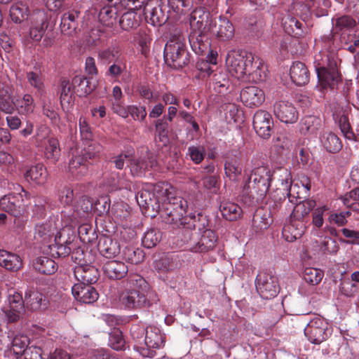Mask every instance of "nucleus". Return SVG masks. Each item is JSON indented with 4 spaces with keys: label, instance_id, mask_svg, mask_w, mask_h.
I'll list each match as a JSON object with an SVG mask.
<instances>
[{
    "label": "nucleus",
    "instance_id": "21",
    "mask_svg": "<svg viewBox=\"0 0 359 359\" xmlns=\"http://www.w3.org/2000/svg\"><path fill=\"white\" fill-rule=\"evenodd\" d=\"M160 186L157 185L154 188L155 192H151L150 191L142 189L137 192L136 195V200L140 208L145 209L146 210H155L156 208H160V203H161L162 193L159 194Z\"/></svg>",
    "mask_w": 359,
    "mask_h": 359
},
{
    "label": "nucleus",
    "instance_id": "46",
    "mask_svg": "<svg viewBox=\"0 0 359 359\" xmlns=\"http://www.w3.org/2000/svg\"><path fill=\"white\" fill-rule=\"evenodd\" d=\"M34 267L41 273L51 275L57 271L58 266L53 259L48 257L41 256L35 259Z\"/></svg>",
    "mask_w": 359,
    "mask_h": 359
},
{
    "label": "nucleus",
    "instance_id": "36",
    "mask_svg": "<svg viewBox=\"0 0 359 359\" xmlns=\"http://www.w3.org/2000/svg\"><path fill=\"white\" fill-rule=\"evenodd\" d=\"M290 75L291 80L297 86H304L309 81V72L302 62H293L290 69Z\"/></svg>",
    "mask_w": 359,
    "mask_h": 359
},
{
    "label": "nucleus",
    "instance_id": "35",
    "mask_svg": "<svg viewBox=\"0 0 359 359\" xmlns=\"http://www.w3.org/2000/svg\"><path fill=\"white\" fill-rule=\"evenodd\" d=\"M216 233L211 229H205L199 238L197 237V246L195 247L194 252H205L213 250L217 241Z\"/></svg>",
    "mask_w": 359,
    "mask_h": 359
},
{
    "label": "nucleus",
    "instance_id": "17",
    "mask_svg": "<svg viewBox=\"0 0 359 359\" xmlns=\"http://www.w3.org/2000/svg\"><path fill=\"white\" fill-rule=\"evenodd\" d=\"M191 32H209L212 27L210 14L203 7H196L190 15Z\"/></svg>",
    "mask_w": 359,
    "mask_h": 359
},
{
    "label": "nucleus",
    "instance_id": "41",
    "mask_svg": "<svg viewBox=\"0 0 359 359\" xmlns=\"http://www.w3.org/2000/svg\"><path fill=\"white\" fill-rule=\"evenodd\" d=\"M88 162L85 157L81 156L79 153L73 154L69 163V171L72 175L81 177L88 172Z\"/></svg>",
    "mask_w": 359,
    "mask_h": 359
},
{
    "label": "nucleus",
    "instance_id": "51",
    "mask_svg": "<svg viewBox=\"0 0 359 359\" xmlns=\"http://www.w3.org/2000/svg\"><path fill=\"white\" fill-rule=\"evenodd\" d=\"M65 226L59 231H56L53 236L54 243L53 245H72L74 236L72 228L76 226H67L63 222ZM48 245H50L48 243Z\"/></svg>",
    "mask_w": 359,
    "mask_h": 359
},
{
    "label": "nucleus",
    "instance_id": "13",
    "mask_svg": "<svg viewBox=\"0 0 359 359\" xmlns=\"http://www.w3.org/2000/svg\"><path fill=\"white\" fill-rule=\"evenodd\" d=\"M160 0H148L144 6V15L147 23L154 27H161L168 19Z\"/></svg>",
    "mask_w": 359,
    "mask_h": 359
},
{
    "label": "nucleus",
    "instance_id": "29",
    "mask_svg": "<svg viewBox=\"0 0 359 359\" xmlns=\"http://www.w3.org/2000/svg\"><path fill=\"white\" fill-rule=\"evenodd\" d=\"M208 32H191L189 41L193 51L197 55H203L210 49V41Z\"/></svg>",
    "mask_w": 359,
    "mask_h": 359
},
{
    "label": "nucleus",
    "instance_id": "58",
    "mask_svg": "<svg viewBox=\"0 0 359 359\" xmlns=\"http://www.w3.org/2000/svg\"><path fill=\"white\" fill-rule=\"evenodd\" d=\"M169 122L161 118L158 119L155 123L156 136L159 142L163 144H166L169 142L168 132H169Z\"/></svg>",
    "mask_w": 359,
    "mask_h": 359
},
{
    "label": "nucleus",
    "instance_id": "18",
    "mask_svg": "<svg viewBox=\"0 0 359 359\" xmlns=\"http://www.w3.org/2000/svg\"><path fill=\"white\" fill-rule=\"evenodd\" d=\"M274 115L281 122L288 123H296L299 113L295 107L287 101H278L273 104Z\"/></svg>",
    "mask_w": 359,
    "mask_h": 359
},
{
    "label": "nucleus",
    "instance_id": "44",
    "mask_svg": "<svg viewBox=\"0 0 359 359\" xmlns=\"http://www.w3.org/2000/svg\"><path fill=\"white\" fill-rule=\"evenodd\" d=\"M109 5L104 6L100 11L98 18L100 22L104 26L111 27L116 21L118 7L119 5H114L108 1Z\"/></svg>",
    "mask_w": 359,
    "mask_h": 359
},
{
    "label": "nucleus",
    "instance_id": "45",
    "mask_svg": "<svg viewBox=\"0 0 359 359\" xmlns=\"http://www.w3.org/2000/svg\"><path fill=\"white\" fill-rule=\"evenodd\" d=\"M219 210L222 217L229 221H235L242 215L241 208L236 203L231 201H222L219 205Z\"/></svg>",
    "mask_w": 359,
    "mask_h": 359
},
{
    "label": "nucleus",
    "instance_id": "6",
    "mask_svg": "<svg viewBox=\"0 0 359 359\" xmlns=\"http://www.w3.org/2000/svg\"><path fill=\"white\" fill-rule=\"evenodd\" d=\"M314 66L318 79L317 88L323 93L328 88L334 89L340 82L341 75L337 68V63L327 55L321 53L316 55Z\"/></svg>",
    "mask_w": 359,
    "mask_h": 359
},
{
    "label": "nucleus",
    "instance_id": "56",
    "mask_svg": "<svg viewBox=\"0 0 359 359\" xmlns=\"http://www.w3.org/2000/svg\"><path fill=\"white\" fill-rule=\"evenodd\" d=\"M123 258L128 263L138 264L143 262L144 253L139 248L126 247L123 251Z\"/></svg>",
    "mask_w": 359,
    "mask_h": 359
},
{
    "label": "nucleus",
    "instance_id": "48",
    "mask_svg": "<svg viewBox=\"0 0 359 359\" xmlns=\"http://www.w3.org/2000/svg\"><path fill=\"white\" fill-rule=\"evenodd\" d=\"M140 22V16L137 14L135 10H129L121 15L119 25L123 30L130 31L138 27Z\"/></svg>",
    "mask_w": 359,
    "mask_h": 359
},
{
    "label": "nucleus",
    "instance_id": "24",
    "mask_svg": "<svg viewBox=\"0 0 359 359\" xmlns=\"http://www.w3.org/2000/svg\"><path fill=\"white\" fill-rule=\"evenodd\" d=\"M72 292L77 301L83 304H92L99 297L97 290L90 285L76 283L72 288Z\"/></svg>",
    "mask_w": 359,
    "mask_h": 359
},
{
    "label": "nucleus",
    "instance_id": "7",
    "mask_svg": "<svg viewBox=\"0 0 359 359\" xmlns=\"http://www.w3.org/2000/svg\"><path fill=\"white\" fill-rule=\"evenodd\" d=\"M161 192H162L161 203L165 215V222L172 224L174 228L181 227L188 207L187 200L181 196H172L167 189Z\"/></svg>",
    "mask_w": 359,
    "mask_h": 359
},
{
    "label": "nucleus",
    "instance_id": "54",
    "mask_svg": "<svg viewBox=\"0 0 359 359\" xmlns=\"http://www.w3.org/2000/svg\"><path fill=\"white\" fill-rule=\"evenodd\" d=\"M182 227V230L180 235L182 245H186V249L194 252L195 247L197 246V237H199L200 235L192 229H188L185 226Z\"/></svg>",
    "mask_w": 359,
    "mask_h": 359
},
{
    "label": "nucleus",
    "instance_id": "37",
    "mask_svg": "<svg viewBox=\"0 0 359 359\" xmlns=\"http://www.w3.org/2000/svg\"><path fill=\"white\" fill-rule=\"evenodd\" d=\"M299 132L304 135H316L322 128V120L320 117L309 115L303 117L299 122Z\"/></svg>",
    "mask_w": 359,
    "mask_h": 359
},
{
    "label": "nucleus",
    "instance_id": "57",
    "mask_svg": "<svg viewBox=\"0 0 359 359\" xmlns=\"http://www.w3.org/2000/svg\"><path fill=\"white\" fill-rule=\"evenodd\" d=\"M252 226L257 231L266 229L269 226L268 214L263 209H257L252 217Z\"/></svg>",
    "mask_w": 359,
    "mask_h": 359
},
{
    "label": "nucleus",
    "instance_id": "4",
    "mask_svg": "<svg viewBox=\"0 0 359 359\" xmlns=\"http://www.w3.org/2000/svg\"><path fill=\"white\" fill-rule=\"evenodd\" d=\"M93 209L100 212L108 211L109 204H107L105 198L98 200L97 203L93 204L90 198L83 196L73 208H66L62 211L61 219L67 226H77L86 219Z\"/></svg>",
    "mask_w": 359,
    "mask_h": 359
},
{
    "label": "nucleus",
    "instance_id": "43",
    "mask_svg": "<svg viewBox=\"0 0 359 359\" xmlns=\"http://www.w3.org/2000/svg\"><path fill=\"white\" fill-rule=\"evenodd\" d=\"M43 146L44 147L45 158L50 163L55 164L61 154L58 140L55 137H50L44 142Z\"/></svg>",
    "mask_w": 359,
    "mask_h": 359
},
{
    "label": "nucleus",
    "instance_id": "12",
    "mask_svg": "<svg viewBox=\"0 0 359 359\" xmlns=\"http://www.w3.org/2000/svg\"><path fill=\"white\" fill-rule=\"evenodd\" d=\"M0 209L13 217H20L26 214L27 205L21 194H9L0 198Z\"/></svg>",
    "mask_w": 359,
    "mask_h": 359
},
{
    "label": "nucleus",
    "instance_id": "1",
    "mask_svg": "<svg viewBox=\"0 0 359 359\" xmlns=\"http://www.w3.org/2000/svg\"><path fill=\"white\" fill-rule=\"evenodd\" d=\"M226 65L232 76L242 81L257 83L266 76L262 60L245 50H231L226 57Z\"/></svg>",
    "mask_w": 359,
    "mask_h": 359
},
{
    "label": "nucleus",
    "instance_id": "27",
    "mask_svg": "<svg viewBox=\"0 0 359 359\" xmlns=\"http://www.w3.org/2000/svg\"><path fill=\"white\" fill-rule=\"evenodd\" d=\"M210 220L207 215H204L202 212H191L185 216L184 222L181 226H185L188 229H192L200 234L201 231L208 229Z\"/></svg>",
    "mask_w": 359,
    "mask_h": 359
},
{
    "label": "nucleus",
    "instance_id": "26",
    "mask_svg": "<svg viewBox=\"0 0 359 359\" xmlns=\"http://www.w3.org/2000/svg\"><path fill=\"white\" fill-rule=\"evenodd\" d=\"M57 227L55 219H50L41 224H37L34 229V238L44 244L48 245L53 240Z\"/></svg>",
    "mask_w": 359,
    "mask_h": 359
},
{
    "label": "nucleus",
    "instance_id": "31",
    "mask_svg": "<svg viewBox=\"0 0 359 359\" xmlns=\"http://www.w3.org/2000/svg\"><path fill=\"white\" fill-rule=\"evenodd\" d=\"M80 12L72 10L65 12L61 16L60 29L62 33L72 36L75 32L79 25Z\"/></svg>",
    "mask_w": 359,
    "mask_h": 359
},
{
    "label": "nucleus",
    "instance_id": "52",
    "mask_svg": "<svg viewBox=\"0 0 359 359\" xmlns=\"http://www.w3.org/2000/svg\"><path fill=\"white\" fill-rule=\"evenodd\" d=\"M127 60L124 57L116 62L110 64L105 72V76L115 81H118L120 76L126 72Z\"/></svg>",
    "mask_w": 359,
    "mask_h": 359
},
{
    "label": "nucleus",
    "instance_id": "60",
    "mask_svg": "<svg viewBox=\"0 0 359 359\" xmlns=\"http://www.w3.org/2000/svg\"><path fill=\"white\" fill-rule=\"evenodd\" d=\"M27 79L31 86L34 88L39 93L45 91L43 78L40 71H32L27 73Z\"/></svg>",
    "mask_w": 359,
    "mask_h": 359
},
{
    "label": "nucleus",
    "instance_id": "23",
    "mask_svg": "<svg viewBox=\"0 0 359 359\" xmlns=\"http://www.w3.org/2000/svg\"><path fill=\"white\" fill-rule=\"evenodd\" d=\"M273 175H278V180L280 182L282 189L286 192L290 202L294 203V199L297 201V198H300L299 192H296V189L299 187L297 184H292V175L287 168H280Z\"/></svg>",
    "mask_w": 359,
    "mask_h": 359
},
{
    "label": "nucleus",
    "instance_id": "62",
    "mask_svg": "<svg viewBox=\"0 0 359 359\" xmlns=\"http://www.w3.org/2000/svg\"><path fill=\"white\" fill-rule=\"evenodd\" d=\"M323 276V271L316 268H306L303 273L304 280L312 285L319 284Z\"/></svg>",
    "mask_w": 359,
    "mask_h": 359
},
{
    "label": "nucleus",
    "instance_id": "32",
    "mask_svg": "<svg viewBox=\"0 0 359 359\" xmlns=\"http://www.w3.org/2000/svg\"><path fill=\"white\" fill-rule=\"evenodd\" d=\"M306 229V222L290 219V222L285 224L282 231L283 237L287 242H293L302 237Z\"/></svg>",
    "mask_w": 359,
    "mask_h": 359
},
{
    "label": "nucleus",
    "instance_id": "22",
    "mask_svg": "<svg viewBox=\"0 0 359 359\" xmlns=\"http://www.w3.org/2000/svg\"><path fill=\"white\" fill-rule=\"evenodd\" d=\"M74 275L78 283L91 285L97 281L100 272L95 266L85 264L75 266Z\"/></svg>",
    "mask_w": 359,
    "mask_h": 359
},
{
    "label": "nucleus",
    "instance_id": "33",
    "mask_svg": "<svg viewBox=\"0 0 359 359\" xmlns=\"http://www.w3.org/2000/svg\"><path fill=\"white\" fill-rule=\"evenodd\" d=\"M104 274L113 280H120L126 276L128 271V266L122 262L108 261L103 265Z\"/></svg>",
    "mask_w": 359,
    "mask_h": 359
},
{
    "label": "nucleus",
    "instance_id": "55",
    "mask_svg": "<svg viewBox=\"0 0 359 359\" xmlns=\"http://www.w3.org/2000/svg\"><path fill=\"white\" fill-rule=\"evenodd\" d=\"M78 234L81 241L83 243H93L97 238V236L93 226L85 222L79 225Z\"/></svg>",
    "mask_w": 359,
    "mask_h": 359
},
{
    "label": "nucleus",
    "instance_id": "25",
    "mask_svg": "<svg viewBox=\"0 0 359 359\" xmlns=\"http://www.w3.org/2000/svg\"><path fill=\"white\" fill-rule=\"evenodd\" d=\"M264 93L257 86H250L241 92V99L249 107H259L264 101Z\"/></svg>",
    "mask_w": 359,
    "mask_h": 359
},
{
    "label": "nucleus",
    "instance_id": "61",
    "mask_svg": "<svg viewBox=\"0 0 359 359\" xmlns=\"http://www.w3.org/2000/svg\"><path fill=\"white\" fill-rule=\"evenodd\" d=\"M29 339L26 335H17L12 341L13 351L18 359L22 354L25 348L29 347Z\"/></svg>",
    "mask_w": 359,
    "mask_h": 359
},
{
    "label": "nucleus",
    "instance_id": "64",
    "mask_svg": "<svg viewBox=\"0 0 359 359\" xmlns=\"http://www.w3.org/2000/svg\"><path fill=\"white\" fill-rule=\"evenodd\" d=\"M224 170L226 177L231 180H236L242 172L239 161H225Z\"/></svg>",
    "mask_w": 359,
    "mask_h": 359
},
{
    "label": "nucleus",
    "instance_id": "10",
    "mask_svg": "<svg viewBox=\"0 0 359 359\" xmlns=\"http://www.w3.org/2000/svg\"><path fill=\"white\" fill-rule=\"evenodd\" d=\"M48 24V18L43 11L34 13L31 16L29 31L22 37L25 46L32 48L35 43H39L43 37Z\"/></svg>",
    "mask_w": 359,
    "mask_h": 359
},
{
    "label": "nucleus",
    "instance_id": "59",
    "mask_svg": "<svg viewBox=\"0 0 359 359\" xmlns=\"http://www.w3.org/2000/svg\"><path fill=\"white\" fill-rule=\"evenodd\" d=\"M161 239V233L159 230L151 229L146 231L142 239V243L144 248H151L155 247Z\"/></svg>",
    "mask_w": 359,
    "mask_h": 359
},
{
    "label": "nucleus",
    "instance_id": "2",
    "mask_svg": "<svg viewBox=\"0 0 359 359\" xmlns=\"http://www.w3.org/2000/svg\"><path fill=\"white\" fill-rule=\"evenodd\" d=\"M8 306L2 308L8 323L18 321L24 311L25 306L31 311H39L47 307V300L44 295L34 287H29L25 294V299L22 294L14 290L9 291L8 297Z\"/></svg>",
    "mask_w": 359,
    "mask_h": 359
},
{
    "label": "nucleus",
    "instance_id": "19",
    "mask_svg": "<svg viewBox=\"0 0 359 359\" xmlns=\"http://www.w3.org/2000/svg\"><path fill=\"white\" fill-rule=\"evenodd\" d=\"M329 48L344 49L354 57H359V33L354 32L351 34H342L341 39H335L332 46H327Z\"/></svg>",
    "mask_w": 359,
    "mask_h": 359
},
{
    "label": "nucleus",
    "instance_id": "20",
    "mask_svg": "<svg viewBox=\"0 0 359 359\" xmlns=\"http://www.w3.org/2000/svg\"><path fill=\"white\" fill-rule=\"evenodd\" d=\"M210 31L219 41L226 42L233 38L235 28L227 18L220 16L218 20L215 22L214 25H212Z\"/></svg>",
    "mask_w": 359,
    "mask_h": 359
},
{
    "label": "nucleus",
    "instance_id": "53",
    "mask_svg": "<svg viewBox=\"0 0 359 359\" xmlns=\"http://www.w3.org/2000/svg\"><path fill=\"white\" fill-rule=\"evenodd\" d=\"M34 107V99L29 94H25L15 101V109L22 115L27 116L33 113Z\"/></svg>",
    "mask_w": 359,
    "mask_h": 359
},
{
    "label": "nucleus",
    "instance_id": "42",
    "mask_svg": "<svg viewBox=\"0 0 359 359\" xmlns=\"http://www.w3.org/2000/svg\"><path fill=\"white\" fill-rule=\"evenodd\" d=\"M124 57L118 46H110L97 53V60L103 65H110Z\"/></svg>",
    "mask_w": 359,
    "mask_h": 359
},
{
    "label": "nucleus",
    "instance_id": "8",
    "mask_svg": "<svg viewBox=\"0 0 359 359\" xmlns=\"http://www.w3.org/2000/svg\"><path fill=\"white\" fill-rule=\"evenodd\" d=\"M163 54L165 63L176 69L187 65L190 60L185 39L181 36L170 39L165 46Z\"/></svg>",
    "mask_w": 359,
    "mask_h": 359
},
{
    "label": "nucleus",
    "instance_id": "9",
    "mask_svg": "<svg viewBox=\"0 0 359 359\" xmlns=\"http://www.w3.org/2000/svg\"><path fill=\"white\" fill-rule=\"evenodd\" d=\"M332 29L327 34L322 36V41L325 46H332L335 39H341L342 34H351L356 32L358 22L351 15H343L332 19Z\"/></svg>",
    "mask_w": 359,
    "mask_h": 359
},
{
    "label": "nucleus",
    "instance_id": "34",
    "mask_svg": "<svg viewBox=\"0 0 359 359\" xmlns=\"http://www.w3.org/2000/svg\"><path fill=\"white\" fill-rule=\"evenodd\" d=\"M145 345L152 348L159 349L163 348L165 342V337L161 333V330L156 326L146 327Z\"/></svg>",
    "mask_w": 359,
    "mask_h": 359
},
{
    "label": "nucleus",
    "instance_id": "40",
    "mask_svg": "<svg viewBox=\"0 0 359 359\" xmlns=\"http://www.w3.org/2000/svg\"><path fill=\"white\" fill-rule=\"evenodd\" d=\"M0 266L7 270L17 271L22 267L21 257L6 250H0Z\"/></svg>",
    "mask_w": 359,
    "mask_h": 359
},
{
    "label": "nucleus",
    "instance_id": "63",
    "mask_svg": "<svg viewBox=\"0 0 359 359\" xmlns=\"http://www.w3.org/2000/svg\"><path fill=\"white\" fill-rule=\"evenodd\" d=\"M126 345L121 331L119 329H114L109 336V346L114 350L121 351Z\"/></svg>",
    "mask_w": 359,
    "mask_h": 359
},
{
    "label": "nucleus",
    "instance_id": "5",
    "mask_svg": "<svg viewBox=\"0 0 359 359\" xmlns=\"http://www.w3.org/2000/svg\"><path fill=\"white\" fill-rule=\"evenodd\" d=\"M272 177L266 167L253 169L243 187V197H249L251 204L262 201L269 190Z\"/></svg>",
    "mask_w": 359,
    "mask_h": 359
},
{
    "label": "nucleus",
    "instance_id": "49",
    "mask_svg": "<svg viewBox=\"0 0 359 359\" xmlns=\"http://www.w3.org/2000/svg\"><path fill=\"white\" fill-rule=\"evenodd\" d=\"M283 27L287 34L295 38H299L304 34V23L294 17H287L283 22Z\"/></svg>",
    "mask_w": 359,
    "mask_h": 359
},
{
    "label": "nucleus",
    "instance_id": "30",
    "mask_svg": "<svg viewBox=\"0 0 359 359\" xmlns=\"http://www.w3.org/2000/svg\"><path fill=\"white\" fill-rule=\"evenodd\" d=\"M297 198V200L300 199ZM296 204L293 211L291 214L290 219L297 220L298 222H304L307 224L306 219L309 217L310 212L315 208L316 201L314 200H305L298 202L294 199V203Z\"/></svg>",
    "mask_w": 359,
    "mask_h": 359
},
{
    "label": "nucleus",
    "instance_id": "28",
    "mask_svg": "<svg viewBox=\"0 0 359 359\" xmlns=\"http://www.w3.org/2000/svg\"><path fill=\"white\" fill-rule=\"evenodd\" d=\"M97 249L103 257L109 259L116 257L121 252L118 241L106 235H102L100 238Z\"/></svg>",
    "mask_w": 359,
    "mask_h": 359
},
{
    "label": "nucleus",
    "instance_id": "14",
    "mask_svg": "<svg viewBox=\"0 0 359 359\" xmlns=\"http://www.w3.org/2000/svg\"><path fill=\"white\" fill-rule=\"evenodd\" d=\"M253 128L257 134L264 139H269L274 130L271 114L265 110H258L253 116Z\"/></svg>",
    "mask_w": 359,
    "mask_h": 359
},
{
    "label": "nucleus",
    "instance_id": "16",
    "mask_svg": "<svg viewBox=\"0 0 359 359\" xmlns=\"http://www.w3.org/2000/svg\"><path fill=\"white\" fill-rule=\"evenodd\" d=\"M327 325L325 321L315 317L304 328V334L312 344H320L327 338Z\"/></svg>",
    "mask_w": 359,
    "mask_h": 359
},
{
    "label": "nucleus",
    "instance_id": "39",
    "mask_svg": "<svg viewBox=\"0 0 359 359\" xmlns=\"http://www.w3.org/2000/svg\"><path fill=\"white\" fill-rule=\"evenodd\" d=\"M92 77H86L84 75H76L72 79V85L75 92L79 96H86L91 93L96 88V85L92 83Z\"/></svg>",
    "mask_w": 359,
    "mask_h": 359
},
{
    "label": "nucleus",
    "instance_id": "15",
    "mask_svg": "<svg viewBox=\"0 0 359 359\" xmlns=\"http://www.w3.org/2000/svg\"><path fill=\"white\" fill-rule=\"evenodd\" d=\"M156 165V157L148 149H146L138 158H135L133 156L128 166L133 175L141 177L147 170Z\"/></svg>",
    "mask_w": 359,
    "mask_h": 359
},
{
    "label": "nucleus",
    "instance_id": "50",
    "mask_svg": "<svg viewBox=\"0 0 359 359\" xmlns=\"http://www.w3.org/2000/svg\"><path fill=\"white\" fill-rule=\"evenodd\" d=\"M29 9L27 4L19 1L11 6L10 17L15 23H21L28 18Z\"/></svg>",
    "mask_w": 359,
    "mask_h": 359
},
{
    "label": "nucleus",
    "instance_id": "38",
    "mask_svg": "<svg viewBox=\"0 0 359 359\" xmlns=\"http://www.w3.org/2000/svg\"><path fill=\"white\" fill-rule=\"evenodd\" d=\"M48 176L46 167L41 163L31 166L24 175L27 182H32L38 185L44 184L47 181Z\"/></svg>",
    "mask_w": 359,
    "mask_h": 359
},
{
    "label": "nucleus",
    "instance_id": "3",
    "mask_svg": "<svg viewBox=\"0 0 359 359\" xmlns=\"http://www.w3.org/2000/svg\"><path fill=\"white\" fill-rule=\"evenodd\" d=\"M148 283L145 279L137 273H130L124 282V290L119 295L121 304L128 309L145 308V292Z\"/></svg>",
    "mask_w": 359,
    "mask_h": 359
},
{
    "label": "nucleus",
    "instance_id": "11",
    "mask_svg": "<svg viewBox=\"0 0 359 359\" xmlns=\"http://www.w3.org/2000/svg\"><path fill=\"white\" fill-rule=\"evenodd\" d=\"M255 286L259 295L266 299L276 297L280 292L278 278L271 272H259L255 279Z\"/></svg>",
    "mask_w": 359,
    "mask_h": 359
},
{
    "label": "nucleus",
    "instance_id": "47",
    "mask_svg": "<svg viewBox=\"0 0 359 359\" xmlns=\"http://www.w3.org/2000/svg\"><path fill=\"white\" fill-rule=\"evenodd\" d=\"M320 142L324 148L330 153L338 152L342 148L339 137L332 132H325L320 137Z\"/></svg>",
    "mask_w": 359,
    "mask_h": 359
}]
</instances>
